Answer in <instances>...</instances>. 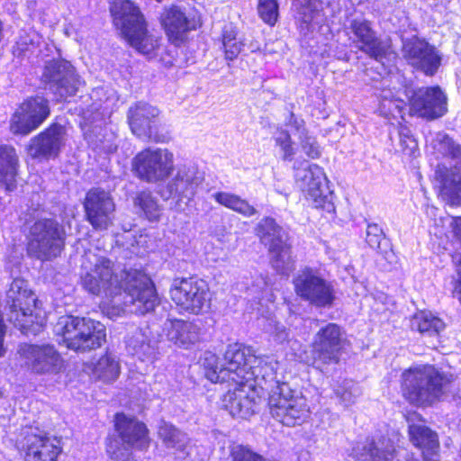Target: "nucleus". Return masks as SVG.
I'll return each instance as SVG.
<instances>
[{"label":"nucleus","instance_id":"1","mask_svg":"<svg viewBox=\"0 0 461 461\" xmlns=\"http://www.w3.org/2000/svg\"><path fill=\"white\" fill-rule=\"evenodd\" d=\"M82 285L95 295L111 298L109 318L122 313L143 315L153 311L158 295L151 279L139 270L122 271L120 276L109 258L88 251L82 260Z\"/></svg>","mask_w":461,"mask_h":461},{"label":"nucleus","instance_id":"2","mask_svg":"<svg viewBox=\"0 0 461 461\" xmlns=\"http://www.w3.org/2000/svg\"><path fill=\"white\" fill-rule=\"evenodd\" d=\"M221 375L210 374L212 383L242 384L252 382L259 375L274 379L278 362L271 357H256L251 347L240 343L230 344L224 354Z\"/></svg>","mask_w":461,"mask_h":461},{"label":"nucleus","instance_id":"3","mask_svg":"<svg viewBox=\"0 0 461 461\" xmlns=\"http://www.w3.org/2000/svg\"><path fill=\"white\" fill-rule=\"evenodd\" d=\"M53 331L68 348L77 352L96 349L106 340L105 326L90 318L63 315L54 325Z\"/></svg>","mask_w":461,"mask_h":461},{"label":"nucleus","instance_id":"4","mask_svg":"<svg viewBox=\"0 0 461 461\" xmlns=\"http://www.w3.org/2000/svg\"><path fill=\"white\" fill-rule=\"evenodd\" d=\"M111 13L114 24L130 45L143 55L152 54L158 47V40L148 33L139 7L130 0H115Z\"/></svg>","mask_w":461,"mask_h":461},{"label":"nucleus","instance_id":"5","mask_svg":"<svg viewBox=\"0 0 461 461\" xmlns=\"http://www.w3.org/2000/svg\"><path fill=\"white\" fill-rule=\"evenodd\" d=\"M435 151L443 158H450L449 167L438 165L436 178L440 183V193L450 203H461V145L448 135L438 133L433 140Z\"/></svg>","mask_w":461,"mask_h":461},{"label":"nucleus","instance_id":"6","mask_svg":"<svg viewBox=\"0 0 461 461\" xmlns=\"http://www.w3.org/2000/svg\"><path fill=\"white\" fill-rule=\"evenodd\" d=\"M66 230L58 221L42 218L35 221L29 229L28 254L41 261L59 257L65 248Z\"/></svg>","mask_w":461,"mask_h":461},{"label":"nucleus","instance_id":"7","mask_svg":"<svg viewBox=\"0 0 461 461\" xmlns=\"http://www.w3.org/2000/svg\"><path fill=\"white\" fill-rule=\"evenodd\" d=\"M268 406L272 417L288 427L301 425L310 416L306 398L302 393L292 390L286 383L276 382L272 387Z\"/></svg>","mask_w":461,"mask_h":461},{"label":"nucleus","instance_id":"8","mask_svg":"<svg viewBox=\"0 0 461 461\" xmlns=\"http://www.w3.org/2000/svg\"><path fill=\"white\" fill-rule=\"evenodd\" d=\"M10 310L9 321L23 332H28L34 324L42 326L44 317L38 310L37 298L23 278H15L11 283L5 297Z\"/></svg>","mask_w":461,"mask_h":461},{"label":"nucleus","instance_id":"9","mask_svg":"<svg viewBox=\"0 0 461 461\" xmlns=\"http://www.w3.org/2000/svg\"><path fill=\"white\" fill-rule=\"evenodd\" d=\"M443 377L429 365L411 367L402 374V392L415 404L431 403L439 397Z\"/></svg>","mask_w":461,"mask_h":461},{"label":"nucleus","instance_id":"10","mask_svg":"<svg viewBox=\"0 0 461 461\" xmlns=\"http://www.w3.org/2000/svg\"><path fill=\"white\" fill-rule=\"evenodd\" d=\"M169 294L171 300L181 311L198 315L210 309L212 294L209 285L203 279H175Z\"/></svg>","mask_w":461,"mask_h":461},{"label":"nucleus","instance_id":"11","mask_svg":"<svg viewBox=\"0 0 461 461\" xmlns=\"http://www.w3.org/2000/svg\"><path fill=\"white\" fill-rule=\"evenodd\" d=\"M293 167L297 185L312 205L330 211L333 205L330 202V193L323 169L306 160L294 161Z\"/></svg>","mask_w":461,"mask_h":461},{"label":"nucleus","instance_id":"12","mask_svg":"<svg viewBox=\"0 0 461 461\" xmlns=\"http://www.w3.org/2000/svg\"><path fill=\"white\" fill-rule=\"evenodd\" d=\"M203 181V175L194 165H182L174 176L158 190V194L165 201L175 200L176 206L187 204L198 192Z\"/></svg>","mask_w":461,"mask_h":461},{"label":"nucleus","instance_id":"13","mask_svg":"<svg viewBox=\"0 0 461 461\" xmlns=\"http://www.w3.org/2000/svg\"><path fill=\"white\" fill-rule=\"evenodd\" d=\"M133 169L137 176L143 181H164L173 172L174 155L167 149H146L134 158Z\"/></svg>","mask_w":461,"mask_h":461},{"label":"nucleus","instance_id":"14","mask_svg":"<svg viewBox=\"0 0 461 461\" xmlns=\"http://www.w3.org/2000/svg\"><path fill=\"white\" fill-rule=\"evenodd\" d=\"M18 353L23 366L35 375H56L63 367V358L50 344H23Z\"/></svg>","mask_w":461,"mask_h":461},{"label":"nucleus","instance_id":"15","mask_svg":"<svg viewBox=\"0 0 461 461\" xmlns=\"http://www.w3.org/2000/svg\"><path fill=\"white\" fill-rule=\"evenodd\" d=\"M345 342V334L340 326L336 323H327L314 335L312 350L313 364L318 367L338 364Z\"/></svg>","mask_w":461,"mask_h":461},{"label":"nucleus","instance_id":"16","mask_svg":"<svg viewBox=\"0 0 461 461\" xmlns=\"http://www.w3.org/2000/svg\"><path fill=\"white\" fill-rule=\"evenodd\" d=\"M297 295L317 307H330L336 298L333 285L306 269L299 274L294 280Z\"/></svg>","mask_w":461,"mask_h":461},{"label":"nucleus","instance_id":"17","mask_svg":"<svg viewBox=\"0 0 461 461\" xmlns=\"http://www.w3.org/2000/svg\"><path fill=\"white\" fill-rule=\"evenodd\" d=\"M50 115L49 102L42 96L25 100L16 109L10 122L14 134L28 135L36 130Z\"/></svg>","mask_w":461,"mask_h":461},{"label":"nucleus","instance_id":"18","mask_svg":"<svg viewBox=\"0 0 461 461\" xmlns=\"http://www.w3.org/2000/svg\"><path fill=\"white\" fill-rule=\"evenodd\" d=\"M348 30L349 39L355 47L368 57L383 63L384 59L391 55L390 46L377 37L369 21L360 18L353 19Z\"/></svg>","mask_w":461,"mask_h":461},{"label":"nucleus","instance_id":"19","mask_svg":"<svg viewBox=\"0 0 461 461\" xmlns=\"http://www.w3.org/2000/svg\"><path fill=\"white\" fill-rule=\"evenodd\" d=\"M84 209L87 221L96 230H105L114 220L115 203L109 192L90 189L85 197Z\"/></svg>","mask_w":461,"mask_h":461},{"label":"nucleus","instance_id":"20","mask_svg":"<svg viewBox=\"0 0 461 461\" xmlns=\"http://www.w3.org/2000/svg\"><path fill=\"white\" fill-rule=\"evenodd\" d=\"M409 104L411 113L428 120L440 118L447 111V98L438 86L414 90Z\"/></svg>","mask_w":461,"mask_h":461},{"label":"nucleus","instance_id":"21","mask_svg":"<svg viewBox=\"0 0 461 461\" xmlns=\"http://www.w3.org/2000/svg\"><path fill=\"white\" fill-rule=\"evenodd\" d=\"M42 77L50 84V89L60 100L73 96L80 84L73 66L65 60H52L47 63Z\"/></svg>","mask_w":461,"mask_h":461},{"label":"nucleus","instance_id":"22","mask_svg":"<svg viewBox=\"0 0 461 461\" xmlns=\"http://www.w3.org/2000/svg\"><path fill=\"white\" fill-rule=\"evenodd\" d=\"M162 23L170 41L179 45L186 39L188 32L201 25V18L194 10H184L173 5L164 13Z\"/></svg>","mask_w":461,"mask_h":461},{"label":"nucleus","instance_id":"23","mask_svg":"<svg viewBox=\"0 0 461 461\" xmlns=\"http://www.w3.org/2000/svg\"><path fill=\"white\" fill-rule=\"evenodd\" d=\"M22 447L25 451V461H56L61 452L60 441L55 437L32 429L24 432Z\"/></svg>","mask_w":461,"mask_h":461},{"label":"nucleus","instance_id":"24","mask_svg":"<svg viewBox=\"0 0 461 461\" xmlns=\"http://www.w3.org/2000/svg\"><path fill=\"white\" fill-rule=\"evenodd\" d=\"M402 54L407 62L432 76L440 66L441 57L436 49L424 41L411 40L403 44Z\"/></svg>","mask_w":461,"mask_h":461},{"label":"nucleus","instance_id":"25","mask_svg":"<svg viewBox=\"0 0 461 461\" xmlns=\"http://www.w3.org/2000/svg\"><path fill=\"white\" fill-rule=\"evenodd\" d=\"M66 140V128L54 123L31 140L28 153L34 158H55L65 146Z\"/></svg>","mask_w":461,"mask_h":461},{"label":"nucleus","instance_id":"26","mask_svg":"<svg viewBox=\"0 0 461 461\" xmlns=\"http://www.w3.org/2000/svg\"><path fill=\"white\" fill-rule=\"evenodd\" d=\"M233 390H229L222 397V407L232 417L248 419L255 412L257 404L256 393L252 382L233 384Z\"/></svg>","mask_w":461,"mask_h":461},{"label":"nucleus","instance_id":"27","mask_svg":"<svg viewBox=\"0 0 461 461\" xmlns=\"http://www.w3.org/2000/svg\"><path fill=\"white\" fill-rule=\"evenodd\" d=\"M115 428L122 442L131 448L144 450L149 445L148 429L137 419L118 413L115 416Z\"/></svg>","mask_w":461,"mask_h":461},{"label":"nucleus","instance_id":"28","mask_svg":"<svg viewBox=\"0 0 461 461\" xmlns=\"http://www.w3.org/2000/svg\"><path fill=\"white\" fill-rule=\"evenodd\" d=\"M164 331L167 340L181 348L191 349L201 341V329L192 321L168 320Z\"/></svg>","mask_w":461,"mask_h":461},{"label":"nucleus","instance_id":"29","mask_svg":"<svg viewBox=\"0 0 461 461\" xmlns=\"http://www.w3.org/2000/svg\"><path fill=\"white\" fill-rule=\"evenodd\" d=\"M158 110L146 103H139L131 106L128 112L131 130L140 139H149L155 127Z\"/></svg>","mask_w":461,"mask_h":461},{"label":"nucleus","instance_id":"30","mask_svg":"<svg viewBox=\"0 0 461 461\" xmlns=\"http://www.w3.org/2000/svg\"><path fill=\"white\" fill-rule=\"evenodd\" d=\"M395 448L391 439L367 438L352 448L351 456L359 461H393Z\"/></svg>","mask_w":461,"mask_h":461},{"label":"nucleus","instance_id":"31","mask_svg":"<svg viewBox=\"0 0 461 461\" xmlns=\"http://www.w3.org/2000/svg\"><path fill=\"white\" fill-rule=\"evenodd\" d=\"M409 433L412 443L421 448L424 461H438L439 443L435 432L424 425L411 424Z\"/></svg>","mask_w":461,"mask_h":461},{"label":"nucleus","instance_id":"32","mask_svg":"<svg viewBox=\"0 0 461 461\" xmlns=\"http://www.w3.org/2000/svg\"><path fill=\"white\" fill-rule=\"evenodd\" d=\"M85 370L89 372L95 379L109 384L118 378L121 367L116 356L106 353L96 361L86 363Z\"/></svg>","mask_w":461,"mask_h":461},{"label":"nucleus","instance_id":"33","mask_svg":"<svg viewBox=\"0 0 461 461\" xmlns=\"http://www.w3.org/2000/svg\"><path fill=\"white\" fill-rule=\"evenodd\" d=\"M19 159L16 150L9 145L0 146V183L6 191H14L16 187V175Z\"/></svg>","mask_w":461,"mask_h":461},{"label":"nucleus","instance_id":"34","mask_svg":"<svg viewBox=\"0 0 461 461\" xmlns=\"http://www.w3.org/2000/svg\"><path fill=\"white\" fill-rule=\"evenodd\" d=\"M261 242L269 249L281 246L286 242V233L282 227L277 225L274 219H262L256 229Z\"/></svg>","mask_w":461,"mask_h":461},{"label":"nucleus","instance_id":"35","mask_svg":"<svg viewBox=\"0 0 461 461\" xmlns=\"http://www.w3.org/2000/svg\"><path fill=\"white\" fill-rule=\"evenodd\" d=\"M212 198L221 205L232 210L245 217H251L257 213V210L247 200L230 192H216Z\"/></svg>","mask_w":461,"mask_h":461},{"label":"nucleus","instance_id":"36","mask_svg":"<svg viewBox=\"0 0 461 461\" xmlns=\"http://www.w3.org/2000/svg\"><path fill=\"white\" fill-rule=\"evenodd\" d=\"M272 267L280 275L288 276L294 270V260L287 243L268 249Z\"/></svg>","mask_w":461,"mask_h":461},{"label":"nucleus","instance_id":"37","mask_svg":"<svg viewBox=\"0 0 461 461\" xmlns=\"http://www.w3.org/2000/svg\"><path fill=\"white\" fill-rule=\"evenodd\" d=\"M412 329L429 336L438 335L445 328L444 321L429 312L416 313L411 321Z\"/></svg>","mask_w":461,"mask_h":461},{"label":"nucleus","instance_id":"38","mask_svg":"<svg viewBox=\"0 0 461 461\" xmlns=\"http://www.w3.org/2000/svg\"><path fill=\"white\" fill-rule=\"evenodd\" d=\"M126 347L129 353L138 356L141 360L149 358L154 354V348L141 329H135L132 334L128 336Z\"/></svg>","mask_w":461,"mask_h":461},{"label":"nucleus","instance_id":"39","mask_svg":"<svg viewBox=\"0 0 461 461\" xmlns=\"http://www.w3.org/2000/svg\"><path fill=\"white\" fill-rule=\"evenodd\" d=\"M406 103L402 100L398 93L393 92L392 89H383L380 94L379 111L385 117L402 116L405 110Z\"/></svg>","mask_w":461,"mask_h":461},{"label":"nucleus","instance_id":"40","mask_svg":"<svg viewBox=\"0 0 461 461\" xmlns=\"http://www.w3.org/2000/svg\"><path fill=\"white\" fill-rule=\"evenodd\" d=\"M158 435L167 447L180 451H184L189 442L186 434L167 422H162L159 426Z\"/></svg>","mask_w":461,"mask_h":461},{"label":"nucleus","instance_id":"41","mask_svg":"<svg viewBox=\"0 0 461 461\" xmlns=\"http://www.w3.org/2000/svg\"><path fill=\"white\" fill-rule=\"evenodd\" d=\"M134 205L139 207L149 221H157L161 215V207L149 191L140 192L134 199Z\"/></svg>","mask_w":461,"mask_h":461},{"label":"nucleus","instance_id":"42","mask_svg":"<svg viewBox=\"0 0 461 461\" xmlns=\"http://www.w3.org/2000/svg\"><path fill=\"white\" fill-rule=\"evenodd\" d=\"M293 7L295 12V19L304 34L309 31V27L317 14L314 3L312 0H294Z\"/></svg>","mask_w":461,"mask_h":461},{"label":"nucleus","instance_id":"43","mask_svg":"<svg viewBox=\"0 0 461 461\" xmlns=\"http://www.w3.org/2000/svg\"><path fill=\"white\" fill-rule=\"evenodd\" d=\"M263 324L264 331L268 334L269 340L275 345L285 347L290 339V332L275 316H266Z\"/></svg>","mask_w":461,"mask_h":461},{"label":"nucleus","instance_id":"44","mask_svg":"<svg viewBox=\"0 0 461 461\" xmlns=\"http://www.w3.org/2000/svg\"><path fill=\"white\" fill-rule=\"evenodd\" d=\"M222 46L225 58L229 60L235 59L240 53L243 43L237 39V32L232 25H227L222 32Z\"/></svg>","mask_w":461,"mask_h":461},{"label":"nucleus","instance_id":"45","mask_svg":"<svg viewBox=\"0 0 461 461\" xmlns=\"http://www.w3.org/2000/svg\"><path fill=\"white\" fill-rule=\"evenodd\" d=\"M276 145L279 148L281 158L284 161H292L296 154V148L290 133L286 130H278L275 136Z\"/></svg>","mask_w":461,"mask_h":461},{"label":"nucleus","instance_id":"46","mask_svg":"<svg viewBox=\"0 0 461 461\" xmlns=\"http://www.w3.org/2000/svg\"><path fill=\"white\" fill-rule=\"evenodd\" d=\"M336 394L342 402L348 406L355 402L361 395V390L357 384L350 380H344L342 384L335 389Z\"/></svg>","mask_w":461,"mask_h":461},{"label":"nucleus","instance_id":"47","mask_svg":"<svg viewBox=\"0 0 461 461\" xmlns=\"http://www.w3.org/2000/svg\"><path fill=\"white\" fill-rule=\"evenodd\" d=\"M258 11L260 18L268 25L276 24L278 18V4L276 0H259Z\"/></svg>","mask_w":461,"mask_h":461},{"label":"nucleus","instance_id":"48","mask_svg":"<svg viewBox=\"0 0 461 461\" xmlns=\"http://www.w3.org/2000/svg\"><path fill=\"white\" fill-rule=\"evenodd\" d=\"M249 292L251 295L255 294V297L261 301L265 300L269 303L274 302V294L269 290V284L266 277L263 276H258L251 287L249 288Z\"/></svg>","mask_w":461,"mask_h":461},{"label":"nucleus","instance_id":"49","mask_svg":"<svg viewBox=\"0 0 461 461\" xmlns=\"http://www.w3.org/2000/svg\"><path fill=\"white\" fill-rule=\"evenodd\" d=\"M300 146L302 150L311 158H318L321 152L320 146L318 145L315 138L310 136L308 133L305 135H301L299 138Z\"/></svg>","mask_w":461,"mask_h":461},{"label":"nucleus","instance_id":"50","mask_svg":"<svg viewBox=\"0 0 461 461\" xmlns=\"http://www.w3.org/2000/svg\"><path fill=\"white\" fill-rule=\"evenodd\" d=\"M203 366L205 368V375L211 381L210 374L214 372L216 375H221V370L224 366H219L218 357L212 352H205L203 359Z\"/></svg>","mask_w":461,"mask_h":461},{"label":"nucleus","instance_id":"51","mask_svg":"<svg viewBox=\"0 0 461 461\" xmlns=\"http://www.w3.org/2000/svg\"><path fill=\"white\" fill-rule=\"evenodd\" d=\"M383 238V230L377 224L367 225L366 240L372 249H379Z\"/></svg>","mask_w":461,"mask_h":461},{"label":"nucleus","instance_id":"52","mask_svg":"<svg viewBox=\"0 0 461 461\" xmlns=\"http://www.w3.org/2000/svg\"><path fill=\"white\" fill-rule=\"evenodd\" d=\"M284 348H289L291 355L295 360L300 362L308 363L309 359L306 356L305 350L303 348L301 342L290 337L288 341L285 344Z\"/></svg>","mask_w":461,"mask_h":461},{"label":"nucleus","instance_id":"53","mask_svg":"<svg viewBox=\"0 0 461 461\" xmlns=\"http://www.w3.org/2000/svg\"><path fill=\"white\" fill-rule=\"evenodd\" d=\"M129 447H130L123 445L113 449V447L111 446L108 452L114 461H134L132 453Z\"/></svg>","mask_w":461,"mask_h":461},{"label":"nucleus","instance_id":"54","mask_svg":"<svg viewBox=\"0 0 461 461\" xmlns=\"http://www.w3.org/2000/svg\"><path fill=\"white\" fill-rule=\"evenodd\" d=\"M286 126L291 127L294 133L298 135V139L301 138V135H305L308 133L305 128V122L294 113H290L289 118L286 121Z\"/></svg>","mask_w":461,"mask_h":461},{"label":"nucleus","instance_id":"55","mask_svg":"<svg viewBox=\"0 0 461 461\" xmlns=\"http://www.w3.org/2000/svg\"><path fill=\"white\" fill-rule=\"evenodd\" d=\"M95 131H98V133H100L101 129H97V127H95L93 132L85 133L86 139L88 140V142L93 144L95 148H101L106 151H112V145L104 144V140L102 138H99L98 135L95 134Z\"/></svg>","mask_w":461,"mask_h":461},{"label":"nucleus","instance_id":"56","mask_svg":"<svg viewBox=\"0 0 461 461\" xmlns=\"http://www.w3.org/2000/svg\"><path fill=\"white\" fill-rule=\"evenodd\" d=\"M450 227L455 238L461 243V216L453 217Z\"/></svg>","mask_w":461,"mask_h":461},{"label":"nucleus","instance_id":"57","mask_svg":"<svg viewBox=\"0 0 461 461\" xmlns=\"http://www.w3.org/2000/svg\"><path fill=\"white\" fill-rule=\"evenodd\" d=\"M158 2H161L162 0H157Z\"/></svg>","mask_w":461,"mask_h":461}]
</instances>
